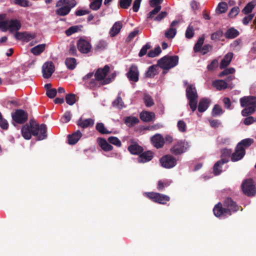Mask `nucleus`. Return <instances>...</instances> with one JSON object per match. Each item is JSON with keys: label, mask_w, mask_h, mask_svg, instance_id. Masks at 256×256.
<instances>
[{"label": "nucleus", "mask_w": 256, "mask_h": 256, "mask_svg": "<svg viewBox=\"0 0 256 256\" xmlns=\"http://www.w3.org/2000/svg\"><path fill=\"white\" fill-rule=\"evenodd\" d=\"M110 70V68L108 65L97 69L94 73V78H93L94 72H89L82 78L84 85L90 89H96L102 85L110 83V78L106 76Z\"/></svg>", "instance_id": "f257e3e1"}, {"label": "nucleus", "mask_w": 256, "mask_h": 256, "mask_svg": "<svg viewBox=\"0 0 256 256\" xmlns=\"http://www.w3.org/2000/svg\"><path fill=\"white\" fill-rule=\"evenodd\" d=\"M21 132L26 140L30 139L32 135L38 140H43L47 137L46 126L44 124L40 125L34 120H30L28 123L23 126Z\"/></svg>", "instance_id": "f03ea898"}, {"label": "nucleus", "mask_w": 256, "mask_h": 256, "mask_svg": "<svg viewBox=\"0 0 256 256\" xmlns=\"http://www.w3.org/2000/svg\"><path fill=\"white\" fill-rule=\"evenodd\" d=\"M76 4V0H59L56 4V14L59 16H66Z\"/></svg>", "instance_id": "7ed1b4c3"}, {"label": "nucleus", "mask_w": 256, "mask_h": 256, "mask_svg": "<svg viewBox=\"0 0 256 256\" xmlns=\"http://www.w3.org/2000/svg\"><path fill=\"white\" fill-rule=\"evenodd\" d=\"M185 86H188L186 89V96L188 100V104L192 112L197 108L198 94L196 88L192 84H188L186 81L184 82Z\"/></svg>", "instance_id": "20e7f679"}, {"label": "nucleus", "mask_w": 256, "mask_h": 256, "mask_svg": "<svg viewBox=\"0 0 256 256\" xmlns=\"http://www.w3.org/2000/svg\"><path fill=\"white\" fill-rule=\"evenodd\" d=\"M178 62V57L176 56H166L159 60L158 66L163 70H168L176 66Z\"/></svg>", "instance_id": "39448f33"}, {"label": "nucleus", "mask_w": 256, "mask_h": 256, "mask_svg": "<svg viewBox=\"0 0 256 256\" xmlns=\"http://www.w3.org/2000/svg\"><path fill=\"white\" fill-rule=\"evenodd\" d=\"M241 188L243 193L247 196H252L256 194V187L252 178L244 180L241 184Z\"/></svg>", "instance_id": "423d86ee"}, {"label": "nucleus", "mask_w": 256, "mask_h": 256, "mask_svg": "<svg viewBox=\"0 0 256 256\" xmlns=\"http://www.w3.org/2000/svg\"><path fill=\"white\" fill-rule=\"evenodd\" d=\"M144 195L152 202L160 204H166L170 200L168 196L156 192H146Z\"/></svg>", "instance_id": "0eeeda50"}, {"label": "nucleus", "mask_w": 256, "mask_h": 256, "mask_svg": "<svg viewBox=\"0 0 256 256\" xmlns=\"http://www.w3.org/2000/svg\"><path fill=\"white\" fill-rule=\"evenodd\" d=\"M188 148V144L187 142L180 140L170 148V152L174 156H180L186 152Z\"/></svg>", "instance_id": "6e6552de"}, {"label": "nucleus", "mask_w": 256, "mask_h": 256, "mask_svg": "<svg viewBox=\"0 0 256 256\" xmlns=\"http://www.w3.org/2000/svg\"><path fill=\"white\" fill-rule=\"evenodd\" d=\"M161 166L166 168H172L177 164V160L172 155L168 154L162 156L160 159Z\"/></svg>", "instance_id": "1a4fd4ad"}, {"label": "nucleus", "mask_w": 256, "mask_h": 256, "mask_svg": "<svg viewBox=\"0 0 256 256\" xmlns=\"http://www.w3.org/2000/svg\"><path fill=\"white\" fill-rule=\"evenodd\" d=\"M21 26L22 25L20 22L18 20L12 19L6 20L4 25L5 28L4 29L3 32L9 30L10 32H16L20 30Z\"/></svg>", "instance_id": "9d476101"}, {"label": "nucleus", "mask_w": 256, "mask_h": 256, "mask_svg": "<svg viewBox=\"0 0 256 256\" xmlns=\"http://www.w3.org/2000/svg\"><path fill=\"white\" fill-rule=\"evenodd\" d=\"M12 120L17 124H24L28 119V114L22 110H16L12 114Z\"/></svg>", "instance_id": "9b49d317"}, {"label": "nucleus", "mask_w": 256, "mask_h": 256, "mask_svg": "<svg viewBox=\"0 0 256 256\" xmlns=\"http://www.w3.org/2000/svg\"><path fill=\"white\" fill-rule=\"evenodd\" d=\"M140 72L138 66L133 64L129 68L126 74V77L130 82H136L139 80Z\"/></svg>", "instance_id": "f8f14e48"}, {"label": "nucleus", "mask_w": 256, "mask_h": 256, "mask_svg": "<svg viewBox=\"0 0 256 256\" xmlns=\"http://www.w3.org/2000/svg\"><path fill=\"white\" fill-rule=\"evenodd\" d=\"M55 70L54 66L52 62H46L42 66V76L44 78H48L51 76Z\"/></svg>", "instance_id": "ddd939ff"}, {"label": "nucleus", "mask_w": 256, "mask_h": 256, "mask_svg": "<svg viewBox=\"0 0 256 256\" xmlns=\"http://www.w3.org/2000/svg\"><path fill=\"white\" fill-rule=\"evenodd\" d=\"M78 50L82 54H88L91 50L92 46L87 40L80 38L77 42Z\"/></svg>", "instance_id": "4468645a"}, {"label": "nucleus", "mask_w": 256, "mask_h": 256, "mask_svg": "<svg viewBox=\"0 0 256 256\" xmlns=\"http://www.w3.org/2000/svg\"><path fill=\"white\" fill-rule=\"evenodd\" d=\"M240 146L237 144L234 152L232 154L231 160L232 162H237L241 160L245 155L244 148L240 147Z\"/></svg>", "instance_id": "2eb2a0df"}, {"label": "nucleus", "mask_w": 256, "mask_h": 256, "mask_svg": "<svg viewBox=\"0 0 256 256\" xmlns=\"http://www.w3.org/2000/svg\"><path fill=\"white\" fill-rule=\"evenodd\" d=\"M14 37L17 40H21L24 42H29L36 38L34 34H30L27 32H16L14 34Z\"/></svg>", "instance_id": "dca6fc26"}, {"label": "nucleus", "mask_w": 256, "mask_h": 256, "mask_svg": "<svg viewBox=\"0 0 256 256\" xmlns=\"http://www.w3.org/2000/svg\"><path fill=\"white\" fill-rule=\"evenodd\" d=\"M240 100L242 108L256 105V96H244Z\"/></svg>", "instance_id": "f3484780"}, {"label": "nucleus", "mask_w": 256, "mask_h": 256, "mask_svg": "<svg viewBox=\"0 0 256 256\" xmlns=\"http://www.w3.org/2000/svg\"><path fill=\"white\" fill-rule=\"evenodd\" d=\"M151 142L153 146L156 148L163 147L164 144V138L160 134H156L151 138Z\"/></svg>", "instance_id": "a211bd4d"}, {"label": "nucleus", "mask_w": 256, "mask_h": 256, "mask_svg": "<svg viewBox=\"0 0 256 256\" xmlns=\"http://www.w3.org/2000/svg\"><path fill=\"white\" fill-rule=\"evenodd\" d=\"M128 150L131 154L134 155H138L144 150L143 148L134 142H132V144L128 146Z\"/></svg>", "instance_id": "6ab92c4d"}, {"label": "nucleus", "mask_w": 256, "mask_h": 256, "mask_svg": "<svg viewBox=\"0 0 256 256\" xmlns=\"http://www.w3.org/2000/svg\"><path fill=\"white\" fill-rule=\"evenodd\" d=\"M153 152L151 151H146L142 152L138 158V161L140 163H144L150 161L153 158Z\"/></svg>", "instance_id": "aec40b11"}, {"label": "nucleus", "mask_w": 256, "mask_h": 256, "mask_svg": "<svg viewBox=\"0 0 256 256\" xmlns=\"http://www.w3.org/2000/svg\"><path fill=\"white\" fill-rule=\"evenodd\" d=\"M140 118L144 122H150L155 120L156 115L154 112L142 111L140 114Z\"/></svg>", "instance_id": "412c9836"}, {"label": "nucleus", "mask_w": 256, "mask_h": 256, "mask_svg": "<svg viewBox=\"0 0 256 256\" xmlns=\"http://www.w3.org/2000/svg\"><path fill=\"white\" fill-rule=\"evenodd\" d=\"M234 54L232 52H230L227 53L220 62V68L224 69L226 68L230 63L233 58Z\"/></svg>", "instance_id": "4be33fe9"}, {"label": "nucleus", "mask_w": 256, "mask_h": 256, "mask_svg": "<svg viewBox=\"0 0 256 256\" xmlns=\"http://www.w3.org/2000/svg\"><path fill=\"white\" fill-rule=\"evenodd\" d=\"M178 24L176 20L172 21L170 24V28L165 32V36L168 38H172L174 37L176 33V29L174 28L176 25Z\"/></svg>", "instance_id": "5701e85b"}, {"label": "nucleus", "mask_w": 256, "mask_h": 256, "mask_svg": "<svg viewBox=\"0 0 256 256\" xmlns=\"http://www.w3.org/2000/svg\"><path fill=\"white\" fill-rule=\"evenodd\" d=\"M82 136V134L80 130H78L72 134L68 136V143L70 144H74L79 140Z\"/></svg>", "instance_id": "b1692460"}, {"label": "nucleus", "mask_w": 256, "mask_h": 256, "mask_svg": "<svg viewBox=\"0 0 256 256\" xmlns=\"http://www.w3.org/2000/svg\"><path fill=\"white\" fill-rule=\"evenodd\" d=\"M77 124L78 126L83 128H87L94 126V120L92 118H87L85 120L80 118L77 122Z\"/></svg>", "instance_id": "393cba45"}, {"label": "nucleus", "mask_w": 256, "mask_h": 256, "mask_svg": "<svg viewBox=\"0 0 256 256\" xmlns=\"http://www.w3.org/2000/svg\"><path fill=\"white\" fill-rule=\"evenodd\" d=\"M210 100L206 98H202L199 102L198 109L199 112H205L209 106Z\"/></svg>", "instance_id": "a878e982"}, {"label": "nucleus", "mask_w": 256, "mask_h": 256, "mask_svg": "<svg viewBox=\"0 0 256 256\" xmlns=\"http://www.w3.org/2000/svg\"><path fill=\"white\" fill-rule=\"evenodd\" d=\"M98 144L102 149L105 152L110 151L113 149V146L110 145L106 139L100 138L98 139Z\"/></svg>", "instance_id": "bb28decb"}, {"label": "nucleus", "mask_w": 256, "mask_h": 256, "mask_svg": "<svg viewBox=\"0 0 256 256\" xmlns=\"http://www.w3.org/2000/svg\"><path fill=\"white\" fill-rule=\"evenodd\" d=\"M122 27V24L121 22H116L110 29V36H114L118 34Z\"/></svg>", "instance_id": "cd10ccee"}, {"label": "nucleus", "mask_w": 256, "mask_h": 256, "mask_svg": "<svg viewBox=\"0 0 256 256\" xmlns=\"http://www.w3.org/2000/svg\"><path fill=\"white\" fill-rule=\"evenodd\" d=\"M212 86L218 90L226 89L228 87L227 82L223 80H216L212 82Z\"/></svg>", "instance_id": "c85d7f7f"}, {"label": "nucleus", "mask_w": 256, "mask_h": 256, "mask_svg": "<svg viewBox=\"0 0 256 256\" xmlns=\"http://www.w3.org/2000/svg\"><path fill=\"white\" fill-rule=\"evenodd\" d=\"M228 159H222L218 161L214 166V173L215 175L219 174L222 171L221 166L228 162Z\"/></svg>", "instance_id": "c756f323"}, {"label": "nucleus", "mask_w": 256, "mask_h": 256, "mask_svg": "<svg viewBox=\"0 0 256 256\" xmlns=\"http://www.w3.org/2000/svg\"><path fill=\"white\" fill-rule=\"evenodd\" d=\"M240 34L239 32L234 28H228L224 33V36L227 39H232L237 37Z\"/></svg>", "instance_id": "7c9ffc66"}, {"label": "nucleus", "mask_w": 256, "mask_h": 256, "mask_svg": "<svg viewBox=\"0 0 256 256\" xmlns=\"http://www.w3.org/2000/svg\"><path fill=\"white\" fill-rule=\"evenodd\" d=\"M158 74V66L153 65L149 67L148 70L145 74L146 78H152Z\"/></svg>", "instance_id": "2f4dec72"}, {"label": "nucleus", "mask_w": 256, "mask_h": 256, "mask_svg": "<svg viewBox=\"0 0 256 256\" xmlns=\"http://www.w3.org/2000/svg\"><path fill=\"white\" fill-rule=\"evenodd\" d=\"M140 122L139 119L132 116H127L124 118V123L128 127L132 126L134 125L138 124Z\"/></svg>", "instance_id": "473e14b6"}, {"label": "nucleus", "mask_w": 256, "mask_h": 256, "mask_svg": "<svg viewBox=\"0 0 256 256\" xmlns=\"http://www.w3.org/2000/svg\"><path fill=\"white\" fill-rule=\"evenodd\" d=\"M46 46L45 44L37 45L32 48L30 52L35 56L39 55L44 50Z\"/></svg>", "instance_id": "72a5a7b5"}, {"label": "nucleus", "mask_w": 256, "mask_h": 256, "mask_svg": "<svg viewBox=\"0 0 256 256\" xmlns=\"http://www.w3.org/2000/svg\"><path fill=\"white\" fill-rule=\"evenodd\" d=\"M172 182L168 180H160L158 182L157 189L160 191L163 190L165 188L168 186Z\"/></svg>", "instance_id": "f704fd0d"}, {"label": "nucleus", "mask_w": 256, "mask_h": 256, "mask_svg": "<svg viewBox=\"0 0 256 256\" xmlns=\"http://www.w3.org/2000/svg\"><path fill=\"white\" fill-rule=\"evenodd\" d=\"M245 108L242 110L241 114L243 116H247L252 114L256 111V105L244 107Z\"/></svg>", "instance_id": "c9c22d12"}, {"label": "nucleus", "mask_w": 256, "mask_h": 256, "mask_svg": "<svg viewBox=\"0 0 256 256\" xmlns=\"http://www.w3.org/2000/svg\"><path fill=\"white\" fill-rule=\"evenodd\" d=\"M65 64L68 69L72 70L76 66V59L72 58H68L65 60Z\"/></svg>", "instance_id": "e433bc0d"}, {"label": "nucleus", "mask_w": 256, "mask_h": 256, "mask_svg": "<svg viewBox=\"0 0 256 256\" xmlns=\"http://www.w3.org/2000/svg\"><path fill=\"white\" fill-rule=\"evenodd\" d=\"M112 106L120 109H122L125 106L122 98L120 96V92L118 94L117 98L112 102Z\"/></svg>", "instance_id": "4c0bfd02"}, {"label": "nucleus", "mask_w": 256, "mask_h": 256, "mask_svg": "<svg viewBox=\"0 0 256 256\" xmlns=\"http://www.w3.org/2000/svg\"><path fill=\"white\" fill-rule=\"evenodd\" d=\"M96 130L102 134H110L112 133L111 131L108 130L102 122H98L96 126Z\"/></svg>", "instance_id": "58836bf2"}, {"label": "nucleus", "mask_w": 256, "mask_h": 256, "mask_svg": "<svg viewBox=\"0 0 256 256\" xmlns=\"http://www.w3.org/2000/svg\"><path fill=\"white\" fill-rule=\"evenodd\" d=\"M255 6L256 2H251L246 5V6L242 10V12L245 14H250L252 12Z\"/></svg>", "instance_id": "ea45409f"}, {"label": "nucleus", "mask_w": 256, "mask_h": 256, "mask_svg": "<svg viewBox=\"0 0 256 256\" xmlns=\"http://www.w3.org/2000/svg\"><path fill=\"white\" fill-rule=\"evenodd\" d=\"M143 100L146 106L150 107L154 105V101L149 94H145Z\"/></svg>", "instance_id": "a19ab883"}, {"label": "nucleus", "mask_w": 256, "mask_h": 256, "mask_svg": "<svg viewBox=\"0 0 256 256\" xmlns=\"http://www.w3.org/2000/svg\"><path fill=\"white\" fill-rule=\"evenodd\" d=\"M102 0H94L90 4V8L93 10H98L102 4Z\"/></svg>", "instance_id": "79ce46f5"}, {"label": "nucleus", "mask_w": 256, "mask_h": 256, "mask_svg": "<svg viewBox=\"0 0 256 256\" xmlns=\"http://www.w3.org/2000/svg\"><path fill=\"white\" fill-rule=\"evenodd\" d=\"M81 28H82V26H71L66 30V32H65L67 36H70L72 34L78 32V30H80Z\"/></svg>", "instance_id": "37998d69"}, {"label": "nucleus", "mask_w": 256, "mask_h": 256, "mask_svg": "<svg viewBox=\"0 0 256 256\" xmlns=\"http://www.w3.org/2000/svg\"><path fill=\"white\" fill-rule=\"evenodd\" d=\"M254 142V140L252 138H246L238 142V145H240V147L246 148L250 146Z\"/></svg>", "instance_id": "c03bdc74"}, {"label": "nucleus", "mask_w": 256, "mask_h": 256, "mask_svg": "<svg viewBox=\"0 0 256 256\" xmlns=\"http://www.w3.org/2000/svg\"><path fill=\"white\" fill-rule=\"evenodd\" d=\"M236 204L232 200L231 198H227L224 202V206L227 208H236Z\"/></svg>", "instance_id": "a18cd8bd"}, {"label": "nucleus", "mask_w": 256, "mask_h": 256, "mask_svg": "<svg viewBox=\"0 0 256 256\" xmlns=\"http://www.w3.org/2000/svg\"><path fill=\"white\" fill-rule=\"evenodd\" d=\"M161 48L160 46H157L154 50H150L148 54V56L150 58H154L158 56L161 52Z\"/></svg>", "instance_id": "49530a36"}, {"label": "nucleus", "mask_w": 256, "mask_h": 256, "mask_svg": "<svg viewBox=\"0 0 256 256\" xmlns=\"http://www.w3.org/2000/svg\"><path fill=\"white\" fill-rule=\"evenodd\" d=\"M223 113V110L221 106H220L218 104H216L214 106L212 114V116H220Z\"/></svg>", "instance_id": "de8ad7c7"}, {"label": "nucleus", "mask_w": 256, "mask_h": 256, "mask_svg": "<svg viewBox=\"0 0 256 256\" xmlns=\"http://www.w3.org/2000/svg\"><path fill=\"white\" fill-rule=\"evenodd\" d=\"M66 103L70 105H73L76 102V95L74 94H68L66 96Z\"/></svg>", "instance_id": "09e8293b"}, {"label": "nucleus", "mask_w": 256, "mask_h": 256, "mask_svg": "<svg viewBox=\"0 0 256 256\" xmlns=\"http://www.w3.org/2000/svg\"><path fill=\"white\" fill-rule=\"evenodd\" d=\"M194 27L190 25H189L186 31V38L188 39H190L194 36Z\"/></svg>", "instance_id": "8fccbe9b"}, {"label": "nucleus", "mask_w": 256, "mask_h": 256, "mask_svg": "<svg viewBox=\"0 0 256 256\" xmlns=\"http://www.w3.org/2000/svg\"><path fill=\"white\" fill-rule=\"evenodd\" d=\"M108 142L118 147H120L122 145L120 140L116 136H110L108 138Z\"/></svg>", "instance_id": "3c124183"}, {"label": "nucleus", "mask_w": 256, "mask_h": 256, "mask_svg": "<svg viewBox=\"0 0 256 256\" xmlns=\"http://www.w3.org/2000/svg\"><path fill=\"white\" fill-rule=\"evenodd\" d=\"M204 38L201 37L198 38V40L196 43L195 44L194 50V52H198L202 48V46L204 44Z\"/></svg>", "instance_id": "603ef678"}, {"label": "nucleus", "mask_w": 256, "mask_h": 256, "mask_svg": "<svg viewBox=\"0 0 256 256\" xmlns=\"http://www.w3.org/2000/svg\"><path fill=\"white\" fill-rule=\"evenodd\" d=\"M223 34L224 33L222 30H218L211 34V40H219L223 36Z\"/></svg>", "instance_id": "864d4df0"}, {"label": "nucleus", "mask_w": 256, "mask_h": 256, "mask_svg": "<svg viewBox=\"0 0 256 256\" xmlns=\"http://www.w3.org/2000/svg\"><path fill=\"white\" fill-rule=\"evenodd\" d=\"M177 126L180 132H185L186 131V124L183 120L178 121Z\"/></svg>", "instance_id": "5fc2aeb1"}, {"label": "nucleus", "mask_w": 256, "mask_h": 256, "mask_svg": "<svg viewBox=\"0 0 256 256\" xmlns=\"http://www.w3.org/2000/svg\"><path fill=\"white\" fill-rule=\"evenodd\" d=\"M151 48V46L149 42L146 43L144 46H142V48L140 50V52L138 54V56L140 57H142L147 53V51L148 50L150 49Z\"/></svg>", "instance_id": "6e6d98bb"}, {"label": "nucleus", "mask_w": 256, "mask_h": 256, "mask_svg": "<svg viewBox=\"0 0 256 256\" xmlns=\"http://www.w3.org/2000/svg\"><path fill=\"white\" fill-rule=\"evenodd\" d=\"M154 9L150 11L148 16V18H152L154 17V16L156 14L161 10L162 7L161 6H156L155 7H154Z\"/></svg>", "instance_id": "4d7b16f0"}, {"label": "nucleus", "mask_w": 256, "mask_h": 256, "mask_svg": "<svg viewBox=\"0 0 256 256\" xmlns=\"http://www.w3.org/2000/svg\"><path fill=\"white\" fill-rule=\"evenodd\" d=\"M235 72V69L233 68H225L222 72L218 74L219 77H222L230 74H232Z\"/></svg>", "instance_id": "13d9d810"}, {"label": "nucleus", "mask_w": 256, "mask_h": 256, "mask_svg": "<svg viewBox=\"0 0 256 256\" xmlns=\"http://www.w3.org/2000/svg\"><path fill=\"white\" fill-rule=\"evenodd\" d=\"M256 122V118L252 116H247L243 120L244 124L246 126L252 124Z\"/></svg>", "instance_id": "bf43d9fd"}, {"label": "nucleus", "mask_w": 256, "mask_h": 256, "mask_svg": "<svg viewBox=\"0 0 256 256\" xmlns=\"http://www.w3.org/2000/svg\"><path fill=\"white\" fill-rule=\"evenodd\" d=\"M132 0H120L119 4L120 6L124 9H126L131 5Z\"/></svg>", "instance_id": "052dcab7"}, {"label": "nucleus", "mask_w": 256, "mask_h": 256, "mask_svg": "<svg viewBox=\"0 0 256 256\" xmlns=\"http://www.w3.org/2000/svg\"><path fill=\"white\" fill-rule=\"evenodd\" d=\"M232 150L230 149L224 148L222 150V159H228L227 158L232 156Z\"/></svg>", "instance_id": "680f3d73"}, {"label": "nucleus", "mask_w": 256, "mask_h": 256, "mask_svg": "<svg viewBox=\"0 0 256 256\" xmlns=\"http://www.w3.org/2000/svg\"><path fill=\"white\" fill-rule=\"evenodd\" d=\"M228 10V4L225 2H221L218 5V10L220 13H224Z\"/></svg>", "instance_id": "e2e57ef3"}, {"label": "nucleus", "mask_w": 256, "mask_h": 256, "mask_svg": "<svg viewBox=\"0 0 256 256\" xmlns=\"http://www.w3.org/2000/svg\"><path fill=\"white\" fill-rule=\"evenodd\" d=\"M218 62L216 60H213L211 63L207 66L208 70L212 71L218 66Z\"/></svg>", "instance_id": "0e129e2a"}, {"label": "nucleus", "mask_w": 256, "mask_h": 256, "mask_svg": "<svg viewBox=\"0 0 256 256\" xmlns=\"http://www.w3.org/2000/svg\"><path fill=\"white\" fill-rule=\"evenodd\" d=\"M238 13H239V8L237 6L234 7L230 10L228 14V16L230 18H234L236 16Z\"/></svg>", "instance_id": "69168bd1"}, {"label": "nucleus", "mask_w": 256, "mask_h": 256, "mask_svg": "<svg viewBox=\"0 0 256 256\" xmlns=\"http://www.w3.org/2000/svg\"><path fill=\"white\" fill-rule=\"evenodd\" d=\"M254 14H250L247 16L244 17L242 20V24L244 25H247L254 18Z\"/></svg>", "instance_id": "338daca9"}, {"label": "nucleus", "mask_w": 256, "mask_h": 256, "mask_svg": "<svg viewBox=\"0 0 256 256\" xmlns=\"http://www.w3.org/2000/svg\"><path fill=\"white\" fill-rule=\"evenodd\" d=\"M168 13L166 12H162L159 14H158V16H156L154 20L155 21L160 22L164 18L166 17Z\"/></svg>", "instance_id": "774afa93"}]
</instances>
